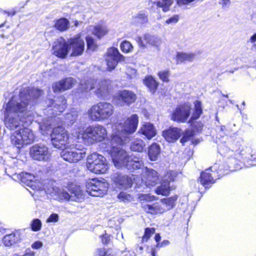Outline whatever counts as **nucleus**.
I'll use <instances>...</instances> for the list:
<instances>
[{
	"instance_id": "nucleus-1",
	"label": "nucleus",
	"mask_w": 256,
	"mask_h": 256,
	"mask_svg": "<svg viewBox=\"0 0 256 256\" xmlns=\"http://www.w3.org/2000/svg\"><path fill=\"white\" fill-rule=\"evenodd\" d=\"M42 92L34 88H22L18 96L12 97L6 104L4 112V123L6 126L16 130L10 136L12 143L20 148L34 142L35 136L26 126L32 123L34 116L30 109L36 103V99L42 95Z\"/></svg>"
},
{
	"instance_id": "nucleus-2",
	"label": "nucleus",
	"mask_w": 256,
	"mask_h": 256,
	"mask_svg": "<svg viewBox=\"0 0 256 256\" xmlns=\"http://www.w3.org/2000/svg\"><path fill=\"white\" fill-rule=\"evenodd\" d=\"M138 122V116L134 114L128 118L124 124L116 123L112 126L110 148L107 150L111 156L114 166L118 168L124 167L130 171L134 172L142 168L144 166L141 157L139 156H128L122 148L124 143L122 138L134 132Z\"/></svg>"
},
{
	"instance_id": "nucleus-3",
	"label": "nucleus",
	"mask_w": 256,
	"mask_h": 256,
	"mask_svg": "<svg viewBox=\"0 0 256 256\" xmlns=\"http://www.w3.org/2000/svg\"><path fill=\"white\" fill-rule=\"evenodd\" d=\"M55 182L48 180L43 185L42 190L46 194L58 200H72L81 202L84 199L83 191L78 186H72L67 191L66 188H60L54 186Z\"/></svg>"
},
{
	"instance_id": "nucleus-4",
	"label": "nucleus",
	"mask_w": 256,
	"mask_h": 256,
	"mask_svg": "<svg viewBox=\"0 0 256 256\" xmlns=\"http://www.w3.org/2000/svg\"><path fill=\"white\" fill-rule=\"evenodd\" d=\"M112 82L110 80H82L80 82L78 92L82 94L91 90L98 98H104L110 92L112 88Z\"/></svg>"
},
{
	"instance_id": "nucleus-5",
	"label": "nucleus",
	"mask_w": 256,
	"mask_h": 256,
	"mask_svg": "<svg viewBox=\"0 0 256 256\" xmlns=\"http://www.w3.org/2000/svg\"><path fill=\"white\" fill-rule=\"evenodd\" d=\"M76 136L80 142L92 144L104 140L107 136V131L103 126L92 125L87 128L84 131L76 132Z\"/></svg>"
},
{
	"instance_id": "nucleus-6",
	"label": "nucleus",
	"mask_w": 256,
	"mask_h": 256,
	"mask_svg": "<svg viewBox=\"0 0 256 256\" xmlns=\"http://www.w3.org/2000/svg\"><path fill=\"white\" fill-rule=\"evenodd\" d=\"M114 106L111 103L100 102L92 106L87 114L90 120L96 122L108 120L114 114Z\"/></svg>"
},
{
	"instance_id": "nucleus-7",
	"label": "nucleus",
	"mask_w": 256,
	"mask_h": 256,
	"mask_svg": "<svg viewBox=\"0 0 256 256\" xmlns=\"http://www.w3.org/2000/svg\"><path fill=\"white\" fill-rule=\"evenodd\" d=\"M86 166L88 170L96 174H106L109 168L106 158L96 152L88 156Z\"/></svg>"
},
{
	"instance_id": "nucleus-8",
	"label": "nucleus",
	"mask_w": 256,
	"mask_h": 256,
	"mask_svg": "<svg viewBox=\"0 0 256 256\" xmlns=\"http://www.w3.org/2000/svg\"><path fill=\"white\" fill-rule=\"evenodd\" d=\"M86 149L83 146L73 144L65 147L62 151L60 156L66 161L77 162L86 156Z\"/></svg>"
},
{
	"instance_id": "nucleus-9",
	"label": "nucleus",
	"mask_w": 256,
	"mask_h": 256,
	"mask_svg": "<svg viewBox=\"0 0 256 256\" xmlns=\"http://www.w3.org/2000/svg\"><path fill=\"white\" fill-rule=\"evenodd\" d=\"M139 199L142 208L146 212L152 214H162L160 202H152L157 199L156 196L142 194L139 196Z\"/></svg>"
},
{
	"instance_id": "nucleus-10",
	"label": "nucleus",
	"mask_w": 256,
	"mask_h": 256,
	"mask_svg": "<svg viewBox=\"0 0 256 256\" xmlns=\"http://www.w3.org/2000/svg\"><path fill=\"white\" fill-rule=\"evenodd\" d=\"M50 137L52 145L57 148H64L70 143L68 134L62 126L54 128L50 134Z\"/></svg>"
},
{
	"instance_id": "nucleus-11",
	"label": "nucleus",
	"mask_w": 256,
	"mask_h": 256,
	"mask_svg": "<svg viewBox=\"0 0 256 256\" xmlns=\"http://www.w3.org/2000/svg\"><path fill=\"white\" fill-rule=\"evenodd\" d=\"M108 188L106 182L96 179H92L86 184V192L92 196H102L106 193Z\"/></svg>"
},
{
	"instance_id": "nucleus-12",
	"label": "nucleus",
	"mask_w": 256,
	"mask_h": 256,
	"mask_svg": "<svg viewBox=\"0 0 256 256\" xmlns=\"http://www.w3.org/2000/svg\"><path fill=\"white\" fill-rule=\"evenodd\" d=\"M191 104L184 102L176 106L171 115V119L178 122H186L191 114Z\"/></svg>"
},
{
	"instance_id": "nucleus-13",
	"label": "nucleus",
	"mask_w": 256,
	"mask_h": 256,
	"mask_svg": "<svg viewBox=\"0 0 256 256\" xmlns=\"http://www.w3.org/2000/svg\"><path fill=\"white\" fill-rule=\"evenodd\" d=\"M31 157L35 160L47 162L51 158V153L48 148L43 144L33 146L30 150Z\"/></svg>"
},
{
	"instance_id": "nucleus-14",
	"label": "nucleus",
	"mask_w": 256,
	"mask_h": 256,
	"mask_svg": "<svg viewBox=\"0 0 256 256\" xmlns=\"http://www.w3.org/2000/svg\"><path fill=\"white\" fill-rule=\"evenodd\" d=\"M136 95L132 91L122 90L118 91L114 96V101L118 106H130L136 100Z\"/></svg>"
},
{
	"instance_id": "nucleus-15",
	"label": "nucleus",
	"mask_w": 256,
	"mask_h": 256,
	"mask_svg": "<svg viewBox=\"0 0 256 256\" xmlns=\"http://www.w3.org/2000/svg\"><path fill=\"white\" fill-rule=\"evenodd\" d=\"M124 60V57L120 54L117 48L112 47L108 50L106 61L109 71L114 70L118 62Z\"/></svg>"
},
{
	"instance_id": "nucleus-16",
	"label": "nucleus",
	"mask_w": 256,
	"mask_h": 256,
	"mask_svg": "<svg viewBox=\"0 0 256 256\" xmlns=\"http://www.w3.org/2000/svg\"><path fill=\"white\" fill-rule=\"evenodd\" d=\"M135 177L133 174L127 176L116 173L112 175V179L120 188H127L132 186Z\"/></svg>"
},
{
	"instance_id": "nucleus-17",
	"label": "nucleus",
	"mask_w": 256,
	"mask_h": 256,
	"mask_svg": "<svg viewBox=\"0 0 256 256\" xmlns=\"http://www.w3.org/2000/svg\"><path fill=\"white\" fill-rule=\"evenodd\" d=\"M53 53L56 56L64 58L68 54V44L62 37L56 39L52 44Z\"/></svg>"
},
{
	"instance_id": "nucleus-18",
	"label": "nucleus",
	"mask_w": 256,
	"mask_h": 256,
	"mask_svg": "<svg viewBox=\"0 0 256 256\" xmlns=\"http://www.w3.org/2000/svg\"><path fill=\"white\" fill-rule=\"evenodd\" d=\"M68 48L72 51L71 56L81 55L84 48V42L80 36L73 38L68 41Z\"/></svg>"
},
{
	"instance_id": "nucleus-19",
	"label": "nucleus",
	"mask_w": 256,
	"mask_h": 256,
	"mask_svg": "<svg viewBox=\"0 0 256 256\" xmlns=\"http://www.w3.org/2000/svg\"><path fill=\"white\" fill-rule=\"evenodd\" d=\"M216 168L217 166L215 165L201 173L200 182L205 188H208L212 184L215 182L214 178H216V173L213 172L212 169L216 170Z\"/></svg>"
},
{
	"instance_id": "nucleus-20",
	"label": "nucleus",
	"mask_w": 256,
	"mask_h": 256,
	"mask_svg": "<svg viewBox=\"0 0 256 256\" xmlns=\"http://www.w3.org/2000/svg\"><path fill=\"white\" fill-rule=\"evenodd\" d=\"M75 84V80L68 78L54 84L52 88L54 92L64 91L72 88Z\"/></svg>"
},
{
	"instance_id": "nucleus-21",
	"label": "nucleus",
	"mask_w": 256,
	"mask_h": 256,
	"mask_svg": "<svg viewBox=\"0 0 256 256\" xmlns=\"http://www.w3.org/2000/svg\"><path fill=\"white\" fill-rule=\"evenodd\" d=\"M48 107H52L54 114H59L62 112L66 108V100L64 96H60L56 100H50Z\"/></svg>"
},
{
	"instance_id": "nucleus-22",
	"label": "nucleus",
	"mask_w": 256,
	"mask_h": 256,
	"mask_svg": "<svg viewBox=\"0 0 256 256\" xmlns=\"http://www.w3.org/2000/svg\"><path fill=\"white\" fill-rule=\"evenodd\" d=\"M138 132L144 136L148 140H151L156 134V130L153 124L149 122H144Z\"/></svg>"
},
{
	"instance_id": "nucleus-23",
	"label": "nucleus",
	"mask_w": 256,
	"mask_h": 256,
	"mask_svg": "<svg viewBox=\"0 0 256 256\" xmlns=\"http://www.w3.org/2000/svg\"><path fill=\"white\" fill-rule=\"evenodd\" d=\"M20 178L22 182L26 184L27 186H29L33 190H40L41 189L42 190L43 186H42L41 185L40 186H36V184H38V182H34V180L35 178L34 176L28 173H22L20 174Z\"/></svg>"
},
{
	"instance_id": "nucleus-24",
	"label": "nucleus",
	"mask_w": 256,
	"mask_h": 256,
	"mask_svg": "<svg viewBox=\"0 0 256 256\" xmlns=\"http://www.w3.org/2000/svg\"><path fill=\"white\" fill-rule=\"evenodd\" d=\"M182 130L177 128H170L162 132V136L168 142H173L180 138Z\"/></svg>"
},
{
	"instance_id": "nucleus-25",
	"label": "nucleus",
	"mask_w": 256,
	"mask_h": 256,
	"mask_svg": "<svg viewBox=\"0 0 256 256\" xmlns=\"http://www.w3.org/2000/svg\"><path fill=\"white\" fill-rule=\"evenodd\" d=\"M146 184L148 186H152L159 180L158 173L154 170L146 168Z\"/></svg>"
},
{
	"instance_id": "nucleus-26",
	"label": "nucleus",
	"mask_w": 256,
	"mask_h": 256,
	"mask_svg": "<svg viewBox=\"0 0 256 256\" xmlns=\"http://www.w3.org/2000/svg\"><path fill=\"white\" fill-rule=\"evenodd\" d=\"M176 200V196L162 199L160 204L162 214L172 208L175 206Z\"/></svg>"
},
{
	"instance_id": "nucleus-27",
	"label": "nucleus",
	"mask_w": 256,
	"mask_h": 256,
	"mask_svg": "<svg viewBox=\"0 0 256 256\" xmlns=\"http://www.w3.org/2000/svg\"><path fill=\"white\" fill-rule=\"evenodd\" d=\"M236 162V160L234 158H230L227 162V163L229 164L228 166H225L224 165L220 166L218 170L216 172V173L218 174V176H222L225 174H228L229 170H235L234 168H237V167L234 166Z\"/></svg>"
},
{
	"instance_id": "nucleus-28",
	"label": "nucleus",
	"mask_w": 256,
	"mask_h": 256,
	"mask_svg": "<svg viewBox=\"0 0 256 256\" xmlns=\"http://www.w3.org/2000/svg\"><path fill=\"white\" fill-rule=\"evenodd\" d=\"M143 39L146 44L158 48L160 46L162 43V40L160 38L149 33L144 34L143 35Z\"/></svg>"
},
{
	"instance_id": "nucleus-29",
	"label": "nucleus",
	"mask_w": 256,
	"mask_h": 256,
	"mask_svg": "<svg viewBox=\"0 0 256 256\" xmlns=\"http://www.w3.org/2000/svg\"><path fill=\"white\" fill-rule=\"evenodd\" d=\"M202 113V104L200 101L196 100L194 102V108L191 117L188 122L192 124L193 122L198 119Z\"/></svg>"
},
{
	"instance_id": "nucleus-30",
	"label": "nucleus",
	"mask_w": 256,
	"mask_h": 256,
	"mask_svg": "<svg viewBox=\"0 0 256 256\" xmlns=\"http://www.w3.org/2000/svg\"><path fill=\"white\" fill-rule=\"evenodd\" d=\"M144 82L152 94L156 92L159 85V83L152 76H146L144 80Z\"/></svg>"
},
{
	"instance_id": "nucleus-31",
	"label": "nucleus",
	"mask_w": 256,
	"mask_h": 256,
	"mask_svg": "<svg viewBox=\"0 0 256 256\" xmlns=\"http://www.w3.org/2000/svg\"><path fill=\"white\" fill-rule=\"evenodd\" d=\"M196 56L193 52H178L176 54V62L178 64L185 62H192Z\"/></svg>"
},
{
	"instance_id": "nucleus-32",
	"label": "nucleus",
	"mask_w": 256,
	"mask_h": 256,
	"mask_svg": "<svg viewBox=\"0 0 256 256\" xmlns=\"http://www.w3.org/2000/svg\"><path fill=\"white\" fill-rule=\"evenodd\" d=\"M69 20L64 18H62L54 21V27L60 32H64L68 30L70 28Z\"/></svg>"
},
{
	"instance_id": "nucleus-33",
	"label": "nucleus",
	"mask_w": 256,
	"mask_h": 256,
	"mask_svg": "<svg viewBox=\"0 0 256 256\" xmlns=\"http://www.w3.org/2000/svg\"><path fill=\"white\" fill-rule=\"evenodd\" d=\"M160 152V146L156 143L152 144L149 147L148 150V156L150 160L152 161H155L157 160Z\"/></svg>"
},
{
	"instance_id": "nucleus-34",
	"label": "nucleus",
	"mask_w": 256,
	"mask_h": 256,
	"mask_svg": "<svg viewBox=\"0 0 256 256\" xmlns=\"http://www.w3.org/2000/svg\"><path fill=\"white\" fill-rule=\"evenodd\" d=\"M20 236L18 234L12 233L5 236L3 238L2 242L4 246H10L18 242Z\"/></svg>"
},
{
	"instance_id": "nucleus-35",
	"label": "nucleus",
	"mask_w": 256,
	"mask_h": 256,
	"mask_svg": "<svg viewBox=\"0 0 256 256\" xmlns=\"http://www.w3.org/2000/svg\"><path fill=\"white\" fill-rule=\"evenodd\" d=\"M108 32L107 26L103 24H99L94 27L92 33L97 38H100L105 36Z\"/></svg>"
},
{
	"instance_id": "nucleus-36",
	"label": "nucleus",
	"mask_w": 256,
	"mask_h": 256,
	"mask_svg": "<svg viewBox=\"0 0 256 256\" xmlns=\"http://www.w3.org/2000/svg\"><path fill=\"white\" fill-rule=\"evenodd\" d=\"M148 14L144 11H140L132 16V22L144 24L148 22Z\"/></svg>"
},
{
	"instance_id": "nucleus-37",
	"label": "nucleus",
	"mask_w": 256,
	"mask_h": 256,
	"mask_svg": "<svg viewBox=\"0 0 256 256\" xmlns=\"http://www.w3.org/2000/svg\"><path fill=\"white\" fill-rule=\"evenodd\" d=\"M170 192V182L168 181H163L160 186L158 187L155 190V192L157 194L163 196L168 195Z\"/></svg>"
},
{
	"instance_id": "nucleus-38",
	"label": "nucleus",
	"mask_w": 256,
	"mask_h": 256,
	"mask_svg": "<svg viewBox=\"0 0 256 256\" xmlns=\"http://www.w3.org/2000/svg\"><path fill=\"white\" fill-rule=\"evenodd\" d=\"M173 3V0H156L154 2L158 8H161L164 12H168Z\"/></svg>"
},
{
	"instance_id": "nucleus-39",
	"label": "nucleus",
	"mask_w": 256,
	"mask_h": 256,
	"mask_svg": "<svg viewBox=\"0 0 256 256\" xmlns=\"http://www.w3.org/2000/svg\"><path fill=\"white\" fill-rule=\"evenodd\" d=\"M144 146L145 143L142 140L136 138L131 142L130 148L132 151L141 152Z\"/></svg>"
},
{
	"instance_id": "nucleus-40",
	"label": "nucleus",
	"mask_w": 256,
	"mask_h": 256,
	"mask_svg": "<svg viewBox=\"0 0 256 256\" xmlns=\"http://www.w3.org/2000/svg\"><path fill=\"white\" fill-rule=\"evenodd\" d=\"M120 48L122 52L128 53L132 52L133 46L130 42L124 40L121 43Z\"/></svg>"
},
{
	"instance_id": "nucleus-41",
	"label": "nucleus",
	"mask_w": 256,
	"mask_h": 256,
	"mask_svg": "<svg viewBox=\"0 0 256 256\" xmlns=\"http://www.w3.org/2000/svg\"><path fill=\"white\" fill-rule=\"evenodd\" d=\"M42 226V222L38 218L33 220L30 223L31 228L34 232H38L40 230Z\"/></svg>"
},
{
	"instance_id": "nucleus-42",
	"label": "nucleus",
	"mask_w": 256,
	"mask_h": 256,
	"mask_svg": "<svg viewBox=\"0 0 256 256\" xmlns=\"http://www.w3.org/2000/svg\"><path fill=\"white\" fill-rule=\"evenodd\" d=\"M158 75L160 80L163 82H168L169 81L170 72L168 70H160L158 72Z\"/></svg>"
},
{
	"instance_id": "nucleus-43",
	"label": "nucleus",
	"mask_w": 256,
	"mask_h": 256,
	"mask_svg": "<svg viewBox=\"0 0 256 256\" xmlns=\"http://www.w3.org/2000/svg\"><path fill=\"white\" fill-rule=\"evenodd\" d=\"M88 48L91 50H94L96 48L94 40L90 36L86 38Z\"/></svg>"
},
{
	"instance_id": "nucleus-44",
	"label": "nucleus",
	"mask_w": 256,
	"mask_h": 256,
	"mask_svg": "<svg viewBox=\"0 0 256 256\" xmlns=\"http://www.w3.org/2000/svg\"><path fill=\"white\" fill-rule=\"evenodd\" d=\"M40 129L43 135H46L50 132L52 128L50 124L48 122L46 124H40Z\"/></svg>"
},
{
	"instance_id": "nucleus-45",
	"label": "nucleus",
	"mask_w": 256,
	"mask_h": 256,
	"mask_svg": "<svg viewBox=\"0 0 256 256\" xmlns=\"http://www.w3.org/2000/svg\"><path fill=\"white\" fill-rule=\"evenodd\" d=\"M155 230L154 228H146L145 230L144 234L142 237V241L146 242L151 236L154 234Z\"/></svg>"
},
{
	"instance_id": "nucleus-46",
	"label": "nucleus",
	"mask_w": 256,
	"mask_h": 256,
	"mask_svg": "<svg viewBox=\"0 0 256 256\" xmlns=\"http://www.w3.org/2000/svg\"><path fill=\"white\" fill-rule=\"evenodd\" d=\"M179 19V16L178 14H174L166 20V24H174L178 22Z\"/></svg>"
},
{
	"instance_id": "nucleus-47",
	"label": "nucleus",
	"mask_w": 256,
	"mask_h": 256,
	"mask_svg": "<svg viewBox=\"0 0 256 256\" xmlns=\"http://www.w3.org/2000/svg\"><path fill=\"white\" fill-rule=\"evenodd\" d=\"M118 198L122 201L126 202L130 201L132 199V196L130 194L122 192L118 195Z\"/></svg>"
},
{
	"instance_id": "nucleus-48",
	"label": "nucleus",
	"mask_w": 256,
	"mask_h": 256,
	"mask_svg": "<svg viewBox=\"0 0 256 256\" xmlns=\"http://www.w3.org/2000/svg\"><path fill=\"white\" fill-rule=\"evenodd\" d=\"M96 256H113V255L109 253L108 251L106 250L105 248H100L96 252Z\"/></svg>"
},
{
	"instance_id": "nucleus-49",
	"label": "nucleus",
	"mask_w": 256,
	"mask_h": 256,
	"mask_svg": "<svg viewBox=\"0 0 256 256\" xmlns=\"http://www.w3.org/2000/svg\"><path fill=\"white\" fill-rule=\"evenodd\" d=\"M59 216L56 214H52L46 220L47 222H56L58 221Z\"/></svg>"
},
{
	"instance_id": "nucleus-50",
	"label": "nucleus",
	"mask_w": 256,
	"mask_h": 256,
	"mask_svg": "<svg viewBox=\"0 0 256 256\" xmlns=\"http://www.w3.org/2000/svg\"><path fill=\"white\" fill-rule=\"evenodd\" d=\"M193 136V132L192 131H188L183 136V137L180 140V142L182 143H184L186 142H187L190 137L192 136Z\"/></svg>"
},
{
	"instance_id": "nucleus-51",
	"label": "nucleus",
	"mask_w": 256,
	"mask_h": 256,
	"mask_svg": "<svg viewBox=\"0 0 256 256\" xmlns=\"http://www.w3.org/2000/svg\"><path fill=\"white\" fill-rule=\"evenodd\" d=\"M220 5H222V8H228L230 4V0H221V1L219 2Z\"/></svg>"
},
{
	"instance_id": "nucleus-52",
	"label": "nucleus",
	"mask_w": 256,
	"mask_h": 256,
	"mask_svg": "<svg viewBox=\"0 0 256 256\" xmlns=\"http://www.w3.org/2000/svg\"><path fill=\"white\" fill-rule=\"evenodd\" d=\"M143 36H138L136 38V41L138 46L142 48H146V44L144 42Z\"/></svg>"
},
{
	"instance_id": "nucleus-53",
	"label": "nucleus",
	"mask_w": 256,
	"mask_h": 256,
	"mask_svg": "<svg viewBox=\"0 0 256 256\" xmlns=\"http://www.w3.org/2000/svg\"><path fill=\"white\" fill-rule=\"evenodd\" d=\"M76 117H77V114H68L66 115V118L68 120H70V122L72 124H73L76 120Z\"/></svg>"
},
{
	"instance_id": "nucleus-54",
	"label": "nucleus",
	"mask_w": 256,
	"mask_h": 256,
	"mask_svg": "<svg viewBox=\"0 0 256 256\" xmlns=\"http://www.w3.org/2000/svg\"><path fill=\"white\" fill-rule=\"evenodd\" d=\"M42 246V242L40 241H36L34 242L32 246V248L34 249H38Z\"/></svg>"
},
{
	"instance_id": "nucleus-55",
	"label": "nucleus",
	"mask_w": 256,
	"mask_h": 256,
	"mask_svg": "<svg viewBox=\"0 0 256 256\" xmlns=\"http://www.w3.org/2000/svg\"><path fill=\"white\" fill-rule=\"evenodd\" d=\"M170 244V242L168 240H164L161 243L158 242L157 243L156 246V247H164L166 246H168Z\"/></svg>"
},
{
	"instance_id": "nucleus-56",
	"label": "nucleus",
	"mask_w": 256,
	"mask_h": 256,
	"mask_svg": "<svg viewBox=\"0 0 256 256\" xmlns=\"http://www.w3.org/2000/svg\"><path fill=\"white\" fill-rule=\"evenodd\" d=\"M102 240L104 244H106L108 242L110 238L108 236H104L102 239Z\"/></svg>"
},
{
	"instance_id": "nucleus-57",
	"label": "nucleus",
	"mask_w": 256,
	"mask_h": 256,
	"mask_svg": "<svg viewBox=\"0 0 256 256\" xmlns=\"http://www.w3.org/2000/svg\"><path fill=\"white\" fill-rule=\"evenodd\" d=\"M250 41L252 43H254L256 42V33L252 36L250 38Z\"/></svg>"
},
{
	"instance_id": "nucleus-58",
	"label": "nucleus",
	"mask_w": 256,
	"mask_h": 256,
	"mask_svg": "<svg viewBox=\"0 0 256 256\" xmlns=\"http://www.w3.org/2000/svg\"><path fill=\"white\" fill-rule=\"evenodd\" d=\"M161 238L159 234H156L154 236V240H155L158 243L160 241Z\"/></svg>"
},
{
	"instance_id": "nucleus-59",
	"label": "nucleus",
	"mask_w": 256,
	"mask_h": 256,
	"mask_svg": "<svg viewBox=\"0 0 256 256\" xmlns=\"http://www.w3.org/2000/svg\"><path fill=\"white\" fill-rule=\"evenodd\" d=\"M220 132H223L224 134H225L226 132V128L224 126H221L220 128Z\"/></svg>"
},
{
	"instance_id": "nucleus-60",
	"label": "nucleus",
	"mask_w": 256,
	"mask_h": 256,
	"mask_svg": "<svg viewBox=\"0 0 256 256\" xmlns=\"http://www.w3.org/2000/svg\"><path fill=\"white\" fill-rule=\"evenodd\" d=\"M80 23H81V22H79V21H78V20H74V25L75 26H76H76H78L79 25V24H80Z\"/></svg>"
},
{
	"instance_id": "nucleus-61",
	"label": "nucleus",
	"mask_w": 256,
	"mask_h": 256,
	"mask_svg": "<svg viewBox=\"0 0 256 256\" xmlns=\"http://www.w3.org/2000/svg\"><path fill=\"white\" fill-rule=\"evenodd\" d=\"M119 236H121V237L122 238H123L122 234V233L118 232L117 235H116L117 238H118V237Z\"/></svg>"
},
{
	"instance_id": "nucleus-62",
	"label": "nucleus",
	"mask_w": 256,
	"mask_h": 256,
	"mask_svg": "<svg viewBox=\"0 0 256 256\" xmlns=\"http://www.w3.org/2000/svg\"><path fill=\"white\" fill-rule=\"evenodd\" d=\"M152 256H155V252H154V250H153L152 251Z\"/></svg>"
},
{
	"instance_id": "nucleus-63",
	"label": "nucleus",
	"mask_w": 256,
	"mask_h": 256,
	"mask_svg": "<svg viewBox=\"0 0 256 256\" xmlns=\"http://www.w3.org/2000/svg\"><path fill=\"white\" fill-rule=\"evenodd\" d=\"M223 96H225V97H226V98H228V95L223 94Z\"/></svg>"
},
{
	"instance_id": "nucleus-64",
	"label": "nucleus",
	"mask_w": 256,
	"mask_h": 256,
	"mask_svg": "<svg viewBox=\"0 0 256 256\" xmlns=\"http://www.w3.org/2000/svg\"><path fill=\"white\" fill-rule=\"evenodd\" d=\"M216 120H218V117L217 116H216Z\"/></svg>"
}]
</instances>
